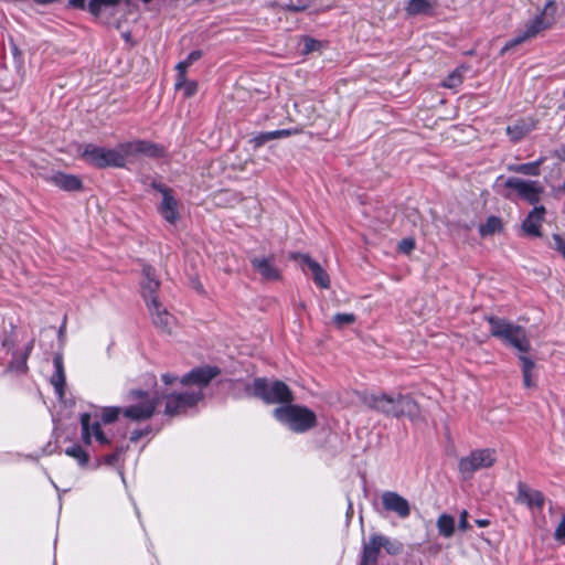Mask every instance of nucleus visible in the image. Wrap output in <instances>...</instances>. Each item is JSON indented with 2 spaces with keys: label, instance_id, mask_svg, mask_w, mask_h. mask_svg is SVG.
I'll return each mask as SVG.
<instances>
[{
  "label": "nucleus",
  "instance_id": "f257e3e1",
  "mask_svg": "<svg viewBox=\"0 0 565 565\" xmlns=\"http://www.w3.org/2000/svg\"><path fill=\"white\" fill-rule=\"evenodd\" d=\"M247 393L265 404H280L273 411L277 422L284 424H316V414L306 406L292 404L295 397L289 386L280 381L256 377L247 387Z\"/></svg>",
  "mask_w": 565,
  "mask_h": 565
},
{
  "label": "nucleus",
  "instance_id": "f03ea898",
  "mask_svg": "<svg viewBox=\"0 0 565 565\" xmlns=\"http://www.w3.org/2000/svg\"><path fill=\"white\" fill-rule=\"evenodd\" d=\"M127 399L131 404L125 408L117 406L95 407L94 418L100 417L104 424H113L122 414L125 418L131 422H146L152 417L158 406V401L150 398L149 392L143 390L129 391Z\"/></svg>",
  "mask_w": 565,
  "mask_h": 565
},
{
  "label": "nucleus",
  "instance_id": "7ed1b4c3",
  "mask_svg": "<svg viewBox=\"0 0 565 565\" xmlns=\"http://www.w3.org/2000/svg\"><path fill=\"white\" fill-rule=\"evenodd\" d=\"M363 403L399 422H414L419 416V406L409 395L370 394L363 396Z\"/></svg>",
  "mask_w": 565,
  "mask_h": 565
},
{
  "label": "nucleus",
  "instance_id": "20e7f679",
  "mask_svg": "<svg viewBox=\"0 0 565 565\" xmlns=\"http://www.w3.org/2000/svg\"><path fill=\"white\" fill-rule=\"evenodd\" d=\"M490 324V334L501 340L505 345L516 349L521 353H526L531 349L526 330L504 318L490 316L487 318Z\"/></svg>",
  "mask_w": 565,
  "mask_h": 565
},
{
  "label": "nucleus",
  "instance_id": "39448f33",
  "mask_svg": "<svg viewBox=\"0 0 565 565\" xmlns=\"http://www.w3.org/2000/svg\"><path fill=\"white\" fill-rule=\"evenodd\" d=\"M163 404V414L169 418H175L196 412L199 403L204 398L201 390H188L184 392H172L154 397Z\"/></svg>",
  "mask_w": 565,
  "mask_h": 565
},
{
  "label": "nucleus",
  "instance_id": "423d86ee",
  "mask_svg": "<svg viewBox=\"0 0 565 565\" xmlns=\"http://www.w3.org/2000/svg\"><path fill=\"white\" fill-rule=\"evenodd\" d=\"M557 6L554 0H548L543 10L532 21L525 24L524 30L520 31L513 39L508 41L501 49L503 55L507 51L524 43L529 39L536 36L541 31L550 29L554 23V15Z\"/></svg>",
  "mask_w": 565,
  "mask_h": 565
},
{
  "label": "nucleus",
  "instance_id": "0eeeda50",
  "mask_svg": "<svg viewBox=\"0 0 565 565\" xmlns=\"http://www.w3.org/2000/svg\"><path fill=\"white\" fill-rule=\"evenodd\" d=\"M82 158L98 169L108 167L122 168L126 164V153L121 149V143L115 149H107L93 143L85 145Z\"/></svg>",
  "mask_w": 565,
  "mask_h": 565
},
{
  "label": "nucleus",
  "instance_id": "6e6552de",
  "mask_svg": "<svg viewBox=\"0 0 565 565\" xmlns=\"http://www.w3.org/2000/svg\"><path fill=\"white\" fill-rule=\"evenodd\" d=\"M498 456L495 449L479 448L471 450L467 456L459 459L458 471L463 480H470L475 473L489 469L497 462Z\"/></svg>",
  "mask_w": 565,
  "mask_h": 565
},
{
  "label": "nucleus",
  "instance_id": "1a4fd4ad",
  "mask_svg": "<svg viewBox=\"0 0 565 565\" xmlns=\"http://www.w3.org/2000/svg\"><path fill=\"white\" fill-rule=\"evenodd\" d=\"M73 426H55L53 435L56 438L57 447L67 457L73 458L79 468H86L89 463V455L83 446L75 441L70 429Z\"/></svg>",
  "mask_w": 565,
  "mask_h": 565
},
{
  "label": "nucleus",
  "instance_id": "9d476101",
  "mask_svg": "<svg viewBox=\"0 0 565 565\" xmlns=\"http://www.w3.org/2000/svg\"><path fill=\"white\" fill-rule=\"evenodd\" d=\"M504 186L514 190L520 199L532 205H536L541 201V195L544 192V188L539 181L524 180L515 177L509 178Z\"/></svg>",
  "mask_w": 565,
  "mask_h": 565
},
{
  "label": "nucleus",
  "instance_id": "9b49d317",
  "mask_svg": "<svg viewBox=\"0 0 565 565\" xmlns=\"http://www.w3.org/2000/svg\"><path fill=\"white\" fill-rule=\"evenodd\" d=\"M291 257L296 260H300V266L302 270L307 273L308 269L309 274L311 275V278L313 279L317 286L323 289L330 288V277L318 262L312 259L307 254L295 253L291 255Z\"/></svg>",
  "mask_w": 565,
  "mask_h": 565
},
{
  "label": "nucleus",
  "instance_id": "f8f14e48",
  "mask_svg": "<svg viewBox=\"0 0 565 565\" xmlns=\"http://www.w3.org/2000/svg\"><path fill=\"white\" fill-rule=\"evenodd\" d=\"M121 149L129 156L143 154L149 158H161L164 156V148L148 140H136L121 143Z\"/></svg>",
  "mask_w": 565,
  "mask_h": 565
},
{
  "label": "nucleus",
  "instance_id": "ddd939ff",
  "mask_svg": "<svg viewBox=\"0 0 565 565\" xmlns=\"http://www.w3.org/2000/svg\"><path fill=\"white\" fill-rule=\"evenodd\" d=\"M147 307L151 315L152 323L154 327L158 328L161 332L170 334L175 322L174 317L168 312L164 307H162V305L158 301V298H152L151 301L148 302Z\"/></svg>",
  "mask_w": 565,
  "mask_h": 565
},
{
  "label": "nucleus",
  "instance_id": "4468645a",
  "mask_svg": "<svg viewBox=\"0 0 565 565\" xmlns=\"http://www.w3.org/2000/svg\"><path fill=\"white\" fill-rule=\"evenodd\" d=\"M250 265L264 280L274 281L279 280L281 277L274 255L252 257Z\"/></svg>",
  "mask_w": 565,
  "mask_h": 565
},
{
  "label": "nucleus",
  "instance_id": "2eb2a0df",
  "mask_svg": "<svg viewBox=\"0 0 565 565\" xmlns=\"http://www.w3.org/2000/svg\"><path fill=\"white\" fill-rule=\"evenodd\" d=\"M218 372L220 371L216 367H196L184 374L180 382L182 385H196V390L202 391V387L207 386L209 383L218 374Z\"/></svg>",
  "mask_w": 565,
  "mask_h": 565
},
{
  "label": "nucleus",
  "instance_id": "dca6fc26",
  "mask_svg": "<svg viewBox=\"0 0 565 565\" xmlns=\"http://www.w3.org/2000/svg\"><path fill=\"white\" fill-rule=\"evenodd\" d=\"M382 504L386 511L394 512L401 519H406L411 514L409 502L395 491H385L382 494Z\"/></svg>",
  "mask_w": 565,
  "mask_h": 565
},
{
  "label": "nucleus",
  "instance_id": "f3484780",
  "mask_svg": "<svg viewBox=\"0 0 565 565\" xmlns=\"http://www.w3.org/2000/svg\"><path fill=\"white\" fill-rule=\"evenodd\" d=\"M141 295L148 305L152 298H157L156 294L160 288V280L156 275V270L150 265H143L142 278L140 280Z\"/></svg>",
  "mask_w": 565,
  "mask_h": 565
},
{
  "label": "nucleus",
  "instance_id": "a211bd4d",
  "mask_svg": "<svg viewBox=\"0 0 565 565\" xmlns=\"http://www.w3.org/2000/svg\"><path fill=\"white\" fill-rule=\"evenodd\" d=\"M388 543L390 540L383 535H371L369 542L363 545L361 565L374 564L377 561L381 548L386 547Z\"/></svg>",
  "mask_w": 565,
  "mask_h": 565
},
{
  "label": "nucleus",
  "instance_id": "6ab92c4d",
  "mask_svg": "<svg viewBox=\"0 0 565 565\" xmlns=\"http://www.w3.org/2000/svg\"><path fill=\"white\" fill-rule=\"evenodd\" d=\"M516 501L521 504H525L530 509L541 510L544 505L545 498L541 491L532 489L523 482H519Z\"/></svg>",
  "mask_w": 565,
  "mask_h": 565
},
{
  "label": "nucleus",
  "instance_id": "aec40b11",
  "mask_svg": "<svg viewBox=\"0 0 565 565\" xmlns=\"http://www.w3.org/2000/svg\"><path fill=\"white\" fill-rule=\"evenodd\" d=\"M537 122V119L531 116L520 118L507 127V135L512 142H518L533 131Z\"/></svg>",
  "mask_w": 565,
  "mask_h": 565
},
{
  "label": "nucleus",
  "instance_id": "412c9836",
  "mask_svg": "<svg viewBox=\"0 0 565 565\" xmlns=\"http://www.w3.org/2000/svg\"><path fill=\"white\" fill-rule=\"evenodd\" d=\"M545 213L546 210L543 205L534 206L522 223L523 231L527 235L540 237L542 235L541 223L544 221Z\"/></svg>",
  "mask_w": 565,
  "mask_h": 565
},
{
  "label": "nucleus",
  "instance_id": "4be33fe9",
  "mask_svg": "<svg viewBox=\"0 0 565 565\" xmlns=\"http://www.w3.org/2000/svg\"><path fill=\"white\" fill-rule=\"evenodd\" d=\"M179 201L173 196V192L163 196L158 206L159 214L170 224H175L179 220Z\"/></svg>",
  "mask_w": 565,
  "mask_h": 565
},
{
  "label": "nucleus",
  "instance_id": "5701e85b",
  "mask_svg": "<svg viewBox=\"0 0 565 565\" xmlns=\"http://www.w3.org/2000/svg\"><path fill=\"white\" fill-rule=\"evenodd\" d=\"M47 180L64 191H79L83 188L82 180L73 174L55 172Z\"/></svg>",
  "mask_w": 565,
  "mask_h": 565
},
{
  "label": "nucleus",
  "instance_id": "b1692460",
  "mask_svg": "<svg viewBox=\"0 0 565 565\" xmlns=\"http://www.w3.org/2000/svg\"><path fill=\"white\" fill-rule=\"evenodd\" d=\"M53 365H54L55 371L51 376V384L53 385L56 394L60 397H63L64 388H65V372H64L63 355L61 353L54 354Z\"/></svg>",
  "mask_w": 565,
  "mask_h": 565
},
{
  "label": "nucleus",
  "instance_id": "393cba45",
  "mask_svg": "<svg viewBox=\"0 0 565 565\" xmlns=\"http://www.w3.org/2000/svg\"><path fill=\"white\" fill-rule=\"evenodd\" d=\"M81 439L85 445H90L95 439L99 445L105 446L110 443L109 437L103 430V426H81Z\"/></svg>",
  "mask_w": 565,
  "mask_h": 565
},
{
  "label": "nucleus",
  "instance_id": "a878e982",
  "mask_svg": "<svg viewBox=\"0 0 565 565\" xmlns=\"http://www.w3.org/2000/svg\"><path fill=\"white\" fill-rule=\"evenodd\" d=\"M298 132V129H278L273 131L259 132L253 139H250L249 142L253 143L255 148H259L271 140L286 138Z\"/></svg>",
  "mask_w": 565,
  "mask_h": 565
},
{
  "label": "nucleus",
  "instance_id": "bb28decb",
  "mask_svg": "<svg viewBox=\"0 0 565 565\" xmlns=\"http://www.w3.org/2000/svg\"><path fill=\"white\" fill-rule=\"evenodd\" d=\"M545 161V158H540L536 161L527 162V163H520V164H510L508 167V170L514 173H520L524 175L530 177H537L540 175V166Z\"/></svg>",
  "mask_w": 565,
  "mask_h": 565
},
{
  "label": "nucleus",
  "instance_id": "cd10ccee",
  "mask_svg": "<svg viewBox=\"0 0 565 565\" xmlns=\"http://www.w3.org/2000/svg\"><path fill=\"white\" fill-rule=\"evenodd\" d=\"M433 4L428 0H409L405 8L407 14H430L433 12Z\"/></svg>",
  "mask_w": 565,
  "mask_h": 565
},
{
  "label": "nucleus",
  "instance_id": "c85d7f7f",
  "mask_svg": "<svg viewBox=\"0 0 565 565\" xmlns=\"http://www.w3.org/2000/svg\"><path fill=\"white\" fill-rule=\"evenodd\" d=\"M502 230L503 224L501 218L494 215L489 216L486 223L479 226V233L483 237L500 233Z\"/></svg>",
  "mask_w": 565,
  "mask_h": 565
},
{
  "label": "nucleus",
  "instance_id": "c756f323",
  "mask_svg": "<svg viewBox=\"0 0 565 565\" xmlns=\"http://www.w3.org/2000/svg\"><path fill=\"white\" fill-rule=\"evenodd\" d=\"M437 529L444 537H451L455 533V520L449 514H441L437 520Z\"/></svg>",
  "mask_w": 565,
  "mask_h": 565
},
{
  "label": "nucleus",
  "instance_id": "7c9ffc66",
  "mask_svg": "<svg viewBox=\"0 0 565 565\" xmlns=\"http://www.w3.org/2000/svg\"><path fill=\"white\" fill-rule=\"evenodd\" d=\"M119 2L120 0H90L87 9L94 17H99L103 9L115 7Z\"/></svg>",
  "mask_w": 565,
  "mask_h": 565
},
{
  "label": "nucleus",
  "instance_id": "2f4dec72",
  "mask_svg": "<svg viewBox=\"0 0 565 565\" xmlns=\"http://www.w3.org/2000/svg\"><path fill=\"white\" fill-rule=\"evenodd\" d=\"M201 56H202V51H200V50H194V51H192V52L188 55V57H186L184 61L179 62V63H178V65H177L178 76H180V78L184 79L186 68H188L192 63H194L195 61H198L199 58H201Z\"/></svg>",
  "mask_w": 565,
  "mask_h": 565
},
{
  "label": "nucleus",
  "instance_id": "473e14b6",
  "mask_svg": "<svg viewBox=\"0 0 565 565\" xmlns=\"http://www.w3.org/2000/svg\"><path fill=\"white\" fill-rule=\"evenodd\" d=\"M356 320L354 313H335L332 317V323L338 328L342 329L347 326L353 324Z\"/></svg>",
  "mask_w": 565,
  "mask_h": 565
},
{
  "label": "nucleus",
  "instance_id": "72a5a7b5",
  "mask_svg": "<svg viewBox=\"0 0 565 565\" xmlns=\"http://www.w3.org/2000/svg\"><path fill=\"white\" fill-rule=\"evenodd\" d=\"M175 88L177 89L183 88L184 89V96L185 97H191V96H193L196 93L198 84L194 81H186L185 77H184V79H182V78H180V76H178V79H177V83H175Z\"/></svg>",
  "mask_w": 565,
  "mask_h": 565
},
{
  "label": "nucleus",
  "instance_id": "f704fd0d",
  "mask_svg": "<svg viewBox=\"0 0 565 565\" xmlns=\"http://www.w3.org/2000/svg\"><path fill=\"white\" fill-rule=\"evenodd\" d=\"M280 7L288 11L300 12L307 10L310 7V2L308 0H297L295 2L290 0L289 2L281 3Z\"/></svg>",
  "mask_w": 565,
  "mask_h": 565
},
{
  "label": "nucleus",
  "instance_id": "c9c22d12",
  "mask_svg": "<svg viewBox=\"0 0 565 565\" xmlns=\"http://www.w3.org/2000/svg\"><path fill=\"white\" fill-rule=\"evenodd\" d=\"M461 82H462V76H461L460 72H458L456 70L447 76V78L444 82V86L448 87V88H454V87L460 85Z\"/></svg>",
  "mask_w": 565,
  "mask_h": 565
},
{
  "label": "nucleus",
  "instance_id": "e433bc0d",
  "mask_svg": "<svg viewBox=\"0 0 565 565\" xmlns=\"http://www.w3.org/2000/svg\"><path fill=\"white\" fill-rule=\"evenodd\" d=\"M150 434H152V426H145L143 428L135 429L130 434V441L136 443Z\"/></svg>",
  "mask_w": 565,
  "mask_h": 565
},
{
  "label": "nucleus",
  "instance_id": "4c0bfd02",
  "mask_svg": "<svg viewBox=\"0 0 565 565\" xmlns=\"http://www.w3.org/2000/svg\"><path fill=\"white\" fill-rule=\"evenodd\" d=\"M415 248V239L412 237L403 238L398 243V250L403 254H409Z\"/></svg>",
  "mask_w": 565,
  "mask_h": 565
},
{
  "label": "nucleus",
  "instance_id": "58836bf2",
  "mask_svg": "<svg viewBox=\"0 0 565 565\" xmlns=\"http://www.w3.org/2000/svg\"><path fill=\"white\" fill-rule=\"evenodd\" d=\"M554 539L557 542L565 544V515L562 516L558 525L555 529Z\"/></svg>",
  "mask_w": 565,
  "mask_h": 565
},
{
  "label": "nucleus",
  "instance_id": "ea45409f",
  "mask_svg": "<svg viewBox=\"0 0 565 565\" xmlns=\"http://www.w3.org/2000/svg\"><path fill=\"white\" fill-rule=\"evenodd\" d=\"M122 451L124 448L118 447L113 454L106 455L104 457V462L108 466H116Z\"/></svg>",
  "mask_w": 565,
  "mask_h": 565
},
{
  "label": "nucleus",
  "instance_id": "a19ab883",
  "mask_svg": "<svg viewBox=\"0 0 565 565\" xmlns=\"http://www.w3.org/2000/svg\"><path fill=\"white\" fill-rule=\"evenodd\" d=\"M319 47H320L319 41L311 39V38L305 39V43H303V53L305 54H309L313 51H317Z\"/></svg>",
  "mask_w": 565,
  "mask_h": 565
},
{
  "label": "nucleus",
  "instance_id": "79ce46f5",
  "mask_svg": "<svg viewBox=\"0 0 565 565\" xmlns=\"http://www.w3.org/2000/svg\"><path fill=\"white\" fill-rule=\"evenodd\" d=\"M519 359L522 363V373H532L535 367L534 361L526 355H520Z\"/></svg>",
  "mask_w": 565,
  "mask_h": 565
},
{
  "label": "nucleus",
  "instance_id": "37998d69",
  "mask_svg": "<svg viewBox=\"0 0 565 565\" xmlns=\"http://www.w3.org/2000/svg\"><path fill=\"white\" fill-rule=\"evenodd\" d=\"M458 527H459V530H461L463 532L468 531L471 527L468 522V512L466 510H463L460 513Z\"/></svg>",
  "mask_w": 565,
  "mask_h": 565
},
{
  "label": "nucleus",
  "instance_id": "c03bdc74",
  "mask_svg": "<svg viewBox=\"0 0 565 565\" xmlns=\"http://www.w3.org/2000/svg\"><path fill=\"white\" fill-rule=\"evenodd\" d=\"M151 186L156 191L160 192L162 194V198L173 192L172 189L168 188L167 185H164L161 182L153 181L151 183Z\"/></svg>",
  "mask_w": 565,
  "mask_h": 565
},
{
  "label": "nucleus",
  "instance_id": "a18cd8bd",
  "mask_svg": "<svg viewBox=\"0 0 565 565\" xmlns=\"http://www.w3.org/2000/svg\"><path fill=\"white\" fill-rule=\"evenodd\" d=\"M33 344H34V340H31L26 347H25V351L23 353V356L21 358V366H19V369L21 370H28V365H26V360H28V356L33 348Z\"/></svg>",
  "mask_w": 565,
  "mask_h": 565
},
{
  "label": "nucleus",
  "instance_id": "49530a36",
  "mask_svg": "<svg viewBox=\"0 0 565 565\" xmlns=\"http://www.w3.org/2000/svg\"><path fill=\"white\" fill-rule=\"evenodd\" d=\"M553 239L555 243V248L563 255L565 258V241L562 238L561 235L554 234Z\"/></svg>",
  "mask_w": 565,
  "mask_h": 565
},
{
  "label": "nucleus",
  "instance_id": "de8ad7c7",
  "mask_svg": "<svg viewBox=\"0 0 565 565\" xmlns=\"http://www.w3.org/2000/svg\"><path fill=\"white\" fill-rule=\"evenodd\" d=\"M1 345L3 349H6L7 351H10L12 350L14 347H15V342L13 339H11L9 335H6L3 339H2V342H1Z\"/></svg>",
  "mask_w": 565,
  "mask_h": 565
},
{
  "label": "nucleus",
  "instance_id": "09e8293b",
  "mask_svg": "<svg viewBox=\"0 0 565 565\" xmlns=\"http://www.w3.org/2000/svg\"><path fill=\"white\" fill-rule=\"evenodd\" d=\"M68 6L74 9L84 10L86 8V0H68Z\"/></svg>",
  "mask_w": 565,
  "mask_h": 565
},
{
  "label": "nucleus",
  "instance_id": "8fccbe9b",
  "mask_svg": "<svg viewBox=\"0 0 565 565\" xmlns=\"http://www.w3.org/2000/svg\"><path fill=\"white\" fill-rule=\"evenodd\" d=\"M161 380L166 385H171L178 380V377L173 374L164 373L161 375Z\"/></svg>",
  "mask_w": 565,
  "mask_h": 565
},
{
  "label": "nucleus",
  "instance_id": "3c124183",
  "mask_svg": "<svg viewBox=\"0 0 565 565\" xmlns=\"http://www.w3.org/2000/svg\"><path fill=\"white\" fill-rule=\"evenodd\" d=\"M523 383L524 386L527 388L533 387L535 385L532 381V373H523Z\"/></svg>",
  "mask_w": 565,
  "mask_h": 565
},
{
  "label": "nucleus",
  "instance_id": "603ef678",
  "mask_svg": "<svg viewBox=\"0 0 565 565\" xmlns=\"http://www.w3.org/2000/svg\"><path fill=\"white\" fill-rule=\"evenodd\" d=\"M94 417V412L89 413H83L81 415V423L79 424H92L90 420Z\"/></svg>",
  "mask_w": 565,
  "mask_h": 565
},
{
  "label": "nucleus",
  "instance_id": "864d4df0",
  "mask_svg": "<svg viewBox=\"0 0 565 565\" xmlns=\"http://www.w3.org/2000/svg\"><path fill=\"white\" fill-rule=\"evenodd\" d=\"M295 434H303L310 426H289Z\"/></svg>",
  "mask_w": 565,
  "mask_h": 565
},
{
  "label": "nucleus",
  "instance_id": "5fc2aeb1",
  "mask_svg": "<svg viewBox=\"0 0 565 565\" xmlns=\"http://www.w3.org/2000/svg\"><path fill=\"white\" fill-rule=\"evenodd\" d=\"M475 522L479 527H486L490 524L488 519H477Z\"/></svg>",
  "mask_w": 565,
  "mask_h": 565
},
{
  "label": "nucleus",
  "instance_id": "6e6d98bb",
  "mask_svg": "<svg viewBox=\"0 0 565 565\" xmlns=\"http://www.w3.org/2000/svg\"><path fill=\"white\" fill-rule=\"evenodd\" d=\"M19 366H21V360L12 361L10 364V369H12V370H17V371H21V372L26 371V370L19 369Z\"/></svg>",
  "mask_w": 565,
  "mask_h": 565
},
{
  "label": "nucleus",
  "instance_id": "4d7b16f0",
  "mask_svg": "<svg viewBox=\"0 0 565 565\" xmlns=\"http://www.w3.org/2000/svg\"><path fill=\"white\" fill-rule=\"evenodd\" d=\"M557 157L565 162V145L556 151Z\"/></svg>",
  "mask_w": 565,
  "mask_h": 565
},
{
  "label": "nucleus",
  "instance_id": "13d9d810",
  "mask_svg": "<svg viewBox=\"0 0 565 565\" xmlns=\"http://www.w3.org/2000/svg\"><path fill=\"white\" fill-rule=\"evenodd\" d=\"M555 191H556V193H558V194H561V193H565V180H564V183H563V184H561V185H558V186L556 188V190H555Z\"/></svg>",
  "mask_w": 565,
  "mask_h": 565
},
{
  "label": "nucleus",
  "instance_id": "bf43d9fd",
  "mask_svg": "<svg viewBox=\"0 0 565 565\" xmlns=\"http://www.w3.org/2000/svg\"><path fill=\"white\" fill-rule=\"evenodd\" d=\"M122 38L126 42H131V33L130 32L122 33Z\"/></svg>",
  "mask_w": 565,
  "mask_h": 565
},
{
  "label": "nucleus",
  "instance_id": "052dcab7",
  "mask_svg": "<svg viewBox=\"0 0 565 565\" xmlns=\"http://www.w3.org/2000/svg\"><path fill=\"white\" fill-rule=\"evenodd\" d=\"M385 548H386V551H387L388 553H395V551H394V550H393V547H392V543H391V542H390L388 544H386V547H385Z\"/></svg>",
  "mask_w": 565,
  "mask_h": 565
},
{
  "label": "nucleus",
  "instance_id": "680f3d73",
  "mask_svg": "<svg viewBox=\"0 0 565 565\" xmlns=\"http://www.w3.org/2000/svg\"><path fill=\"white\" fill-rule=\"evenodd\" d=\"M118 473H119V476H120V478H121L122 482H125V476H124L122 470H121V469H119V470H118Z\"/></svg>",
  "mask_w": 565,
  "mask_h": 565
},
{
  "label": "nucleus",
  "instance_id": "e2e57ef3",
  "mask_svg": "<svg viewBox=\"0 0 565 565\" xmlns=\"http://www.w3.org/2000/svg\"><path fill=\"white\" fill-rule=\"evenodd\" d=\"M195 288H196V290H198L199 292H203V288H202V285H201V284H198V286H196Z\"/></svg>",
  "mask_w": 565,
  "mask_h": 565
},
{
  "label": "nucleus",
  "instance_id": "0e129e2a",
  "mask_svg": "<svg viewBox=\"0 0 565 565\" xmlns=\"http://www.w3.org/2000/svg\"><path fill=\"white\" fill-rule=\"evenodd\" d=\"M64 326L60 328V337L63 334Z\"/></svg>",
  "mask_w": 565,
  "mask_h": 565
}]
</instances>
